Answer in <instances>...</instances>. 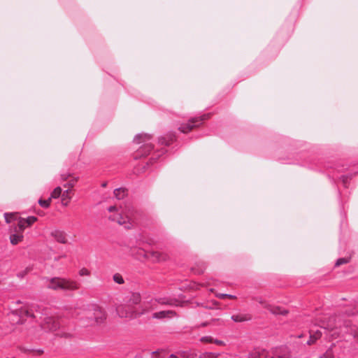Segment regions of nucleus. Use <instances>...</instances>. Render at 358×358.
Returning <instances> with one entry per match:
<instances>
[{
    "label": "nucleus",
    "mask_w": 358,
    "mask_h": 358,
    "mask_svg": "<svg viewBox=\"0 0 358 358\" xmlns=\"http://www.w3.org/2000/svg\"><path fill=\"white\" fill-rule=\"evenodd\" d=\"M86 315L87 316L93 315L94 317L93 320L86 324L90 326L102 324L106 320L107 316L106 311L102 308L96 305H92L89 307L88 309L86 310Z\"/></svg>",
    "instance_id": "obj_4"
},
{
    "label": "nucleus",
    "mask_w": 358,
    "mask_h": 358,
    "mask_svg": "<svg viewBox=\"0 0 358 358\" xmlns=\"http://www.w3.org/2000/svg\"><path fill=\"white\" fill-rule=\"evenodd\" d=\"M136 257L138 259L143 258L145 259H149V254L148 251H145L144 250L141 248H138L136 252Z\"/></svg>",
    "instance_id": "obj_25"
},
{
    "label": "nucleus",
    "mask_w": 358,
    "mask_h": 358,
    "mask_svg": "<svg viewBox=\"0 0 358 358\" xmlns=\"http://www.w3.org/2000/svg\"><path fill=\"white\" fill-rule=\"evenodd\" d=\"M47 287L53 290L74 291L80 288V284L71 279L55 277L48 279Z\"/></svg>",
    "instance_id": "obj_2"
},
{
    "label": "nucleus",
    "mask_w": 358,
    "mask_h": 358,
    "mask_svg": "<svg viewBox=\"0 0 358 358\" xmlns=\"http://www.w3.org/2000/svg\"><path fill=\"white\" fill-rule=\"evenodd\" d=\"M113 278V280L119 285H122L124 282V280L122 275H120V273L114 274Z\"/></svg>",
    "instance_id": "obj_30"
},
{
    "label": "nucleus",
    "mask_w": 358,
    "mask_h": 358,
    "mask_svg": "<svg viewBox=\"0 0 358 358\" xmlns=\"http://www.w3.org/2000/svg\"><path fill=\"white\" fill-rule=\"evenodd\" d=\"M116 207L113 206H110L108 210L109 212L112 213V212H114V211H116Z\"/></svg>",
    "instance_id": "obj_43"
},
{
    "label": "nucleus",
    "mask_w": 358,
    "mask_h": 358,
    "mask_svg": "<svg viewBox=\"0 0 358 358\" xmlns=\"http://www.w3.org/2000/svg\"><path fill=\"white\" fill-rule=\"evenodd\" d=\"M267 352L264 350H258L255 353V358H267Z\"/></svg>",
    "instance_id": "obj_31"
},
{
    "label": "nucleus",
    "mask_w": 358,
    "mask_h": 358,
    "mask_svg": "<svg viewBox=\"0 0 358 358\" xmlns=\"http://www.w3.org/2000/svg\"><path fill=\"white\" fill-rule=\"evenodd\" d=\"M69 177H71L70 173H63L61 175V178L62 180H66Z\"/></svg>",
    "instance_id": "obj_41"
},
{
    "label": "nucleus",
    "mask_w": 358,
    "mask_h": 358,
    "mask_svg": "<svg viewBox=\"0 0 358 358\" xmlns=\"http://www.w3.org/2000/svg\"><path fill=\"white\" fill-rule=\"evenodd\" d=\"M114 195L118 199H122L126 195V189L124 188H117L114 190Z\"/></svg>",
    "instance_id": "obj_24"
},
{
    "label": "nucleus",
    "mask_w": 358,
    "mask_h": 358,
    "mask_svg": "<svg viewBox=\"0 0 358 358\" xmlns=\"http://www.w3.org/2000/svg\"><path fill=\"white\" fill-rule=\"evenodd\" d=\"M271 358H291L290 353L287 350H276Z\"/></svg>",
    "instance_id": "obj_19"
},
{
    "label": "nucleus",
    "mask_w": 358,
    "mask_h": 358,
    "mask_svg": "<svg viewBox=\"0 0 358 358\" xmlns=\"http://www.w3.org/2000/svg\"><path fill=\"white\" fill-rule=\"evenodd\" d=\"M90 272L86 268H83L79 271V275L80 276L90 275Z\"/></svg>",
    "instance_id": "obj_37"
},
{
    "label": "nucleus",
    "mask_w": 358,
    "mask_h": 358,
    "mask_svg": "<svg viewBox=\"0 0 358 358\" xmlns=\"http://www.w3.org/2000/svg\"><path fill=\"white\" fill-rule=\"evenodd\" d=\"M112 221L117 222L120 225H124L126 229L132 227V222L128 215H123L122 213H115L109 217Z\"/></svg>",
    "instance_id": "obj_7"
},
{
    "label": "nucleus",
    "mask_w": 358,
    "mask_h": 358,
    "mask_svg": "<svg viewBox=\"0 0 358 358\" xmlns=\"http://www.w3.org/2000/svg\"><path fill=\"white\" fill-rule=\"evenodd\" d=\"M176 315V313L173 310H162L153 313L152 318L161 320L164 318H171Z\"/></svg>",
    "instance_id": "obj_11"
},
{
    "label": "nucleus",
    "mask_w": 358,
    "mask_h": 358,
    "mask_svg": "<svg viewBox=\"0 0 358 358\" xmlns=\"http://www.w3.org/2000/svg\"><path fill=\"white\" fill-rule=\"evenodd\" d=\"M41 327L46 331H55L59 327V324L55 317H47L44 318Z\"/></svg>",
    "instance_id": "obj_9"
},
{
    "label": "nucleus",
    "mask_w": 358,
    "mask_h": 358,
    "mask_svg": "<svg viewBox=\"0 0 358 358\" xmlns=\"http://www.w3.org/2000/svg\"><path fill=\"white\" fill-rule=\"evenodd\" d=\"M322 336V332L320 330H310V338L309 340L307 341L308 345H312L315 343V341L319 339Z\"/></svg>",
    "instance_id": "obj_17"
},
{
    "label": "nucleus",
    "mask_w": 358,
    "mask_h": 358,
    "mask_svg": "<svg viewBox=\"0 0 358 358\" xmlns=\"http://www.w3.org/2000/svg\"><path fill=\"white\" fill-rule=\"evenodd\" d=\"M51 236L60 243L65 244L67 243L66 235L65 232L60 230H54L51 232Z\"/></svg>",
    "instance_id": "obj_12"
},
{
    "label": "nucleus",
    "mask_w": 358,
    "mask_h": 358,
    "mask_svg": "<svg viewBox=\"0 0 358 358\" xmlns=\"http://www.w3.org/2000/svg\"><path fill=\"white\" fill-rule=\"evenodd\" d=\"M71 189H67L64 192H62V204L64 206H67L71 199V196H70V193Z\"/></svg>",
    "instance_id": "obj_20"
},
{
    "label": "nucleus",
    "mask_w": 358,
    "mask_h": 358,
    "mask_svg": "<svg viewBox=\"0 0 358 358\" xmlns=\"http://www.w3.org/2000/svg\"><path fill=\"white\" fill-rule=\"evenodd\" d=\"M138 156L141 157V156L137 153V155H136V157H138Z\"/></svg>",
    "instance_id": "obj_50"
},
{
    "label": "nucleus",
    "mask_w": 358,
    "mask_h": 358,
    "mask_svg": "<svg viewBox=\"0 0 358 358\" xmlns=\"http://www.w3.org/2000/svg\"><path fill=\"white\" fill-rule=\"evenodd\" d=\"M201 358H217L216 355L213 353H206L203 354Z\"/></svg>",
    "instance_id": "obj_40"
},
{
    "label": "nucleus",
    "mask_w": 358,
    "mask_h": 358,
    "mask_svg": "<svg viewBox=\"0 0 358 358\" xmlns=\"http://www.w3.org/2000/svg\"><path fill=\"white\" fill-rule=\"evenodd\" d=\"M23 222L27 224V226L30 227L32 225L34 222L37 221V217L35 216H29L27 218H22Z\"/></svg>",
    "instance_id": "obj_29"
},
{
    "label": "nucleus",
    "mask_w": 358,
    "mask_h": 358,
    "mask_svg": "<svg viewBox=\"0 0 358 358\" xmlns=\"http://www.w3.org/2000/svg\"><path fill=\"white\" fill-rule=\"evenodd\" d=\"M273 315H285L288 313V310L277 306L270 304L269 308L267 309Z\"/></svg>",
    "instance_id": "obj_16"
},
{
    "label": "nucleus",
    "mask_w": 358,
    "mask_h": 358,
    "mask_svg": "<svg viewBox=\"0 0 358 358\" xmlns=\"http://www.w3.org/2000/svg\"><path fill=\"white\" fill-rule=\"evenodd\" d=\"M175 138L174 134L169 133L159 138V143L162 145L169 146L175 141Z\"/></svg>",
    "instance_id": "obj_13"
},
{
    "label": "nucleus",
    "mask_w": 358,
    "mask_h": 358,
    "mask_svg": "<svg viewBox=\"0 0 358 358\" xmlns=\"http://www.w3.org/2000/svg\"><path fill=\"white\" fill-rule=\"evenodd\" d=\"M341 179H342L343 182L344 183H345L347 182V180H348V177L345 176H341Z\"/></svg>",
    "instance_id": "obj_44"
},
{
    "label": "nucleus",
    "mask_w": 358,
    "mask_h": 358,
    "mask_svg": "<svg viewBox=\"0 0 358 358\" xmlns=\"http://www.w3.org/2000/svg\"><path fill=\"white\" fill-rule=\"evenodd\" d=\"M200 341L201 342H204V343H213V339L211 336H203L200 339Z\"/></svg>",
    "instance_id": "obj_38"
},
{
    "label": "nucleus",
    "mask_w": 358,
    "mask_h": 358,
    "mask_svg": "<svg viewBox=\"0 0 358 358\" xmlns=\"http://www.w3.org/2000/svg\"><path fill=\"white\" fill-rule=\"evenodd\" d=\"M50 201H51V198L50 197L48 199H46V200L40 199L38 201V203L41 207L48 208L50 205Z\"/></svg>",
    "instance_id": "obj_32"
},
{
    "label": "nucleus",
    "mask_w": 358,
    "mask_h": 358,
    "mask_svg": "<svg viewBox=\"0 0 358 358\" xmlns=\"http://www.w3.org/2000/svg\"><path fill=\"white\" fill-rule=\"evenodd\" d=\"M210 324V322H203V323H202V324H201V327H206V326H207V325H208V324Z\"/></svg>",
    "instance_id": "obj_45"
},
{
    "label": "nucleus",
    "mask_w": 358,
    "mask_h": 358,
    "mask_svg": "<svg viewBox=\"0 0 358 358\" xmlns=\"http://www.w3.org/2000/svg\"><path fill=\"white\" fill-rule=\"evenodd\" d=\"M155 308V304L153 301L143 302L139 307L137 308L138 310V316H141L142 315L146 314Z\"/></svg>",
    "instance_id": "obj_10"
},
{
    "label": "nucleus",
    "mask_w": 358,
    "mask_h": 358,
    "mask_svg": "<svg viewBox=\"0 0 358 358\" xmlns=\"http://www.w3.org/2000/svg\"><path fill=\"white\" fill-rule=\"evenodd\" d=\"M349 262V258H340L336 262V266H339L343 264H347Z\"/></svg>",
    "instance_id": "obj_36"
},
{
    "label": "nucleus",
    "mask_w": 358,
    "mask_h": 358,
    "mask_svg": "<svg viewBox=\"0 0 358 358\" xmlns=\"http://www.w3.org/2000/svg\"><path fill=\"white\" fill-rule=\"evenodd\" d=\"M141 301V296L139 293L134 292L132 293L128 300V303L131 304V306L138 305L140 303Z\"/></svg>",
    "instance_id": "obj_21"
},
{
    "label": "nucleus",
    "mask_w": 358,
    "mask_h": 358,
    "mask_svg": "<svg viewBox=\"0 0 358 358\" xmlns=\"http://www.w3.org/2000/svg\"><path fill=\"white\" fill-rule=\"evenodd\" d=\"M215 343H217V344H221L222 343V341H215Z\"/></svg>",
    "instance_id": "obj_46"
},
{
    "label": "nucleus",
    "mask_w": 358,
    "mask_h": 358,
    "mask_svg": "<svg viewBox=\"0 0 358 358\" xmlns=\"http://www.w3.org/2000/svg\"><path fill=\"white\" fill-rule=\"evenodd\" d=\"M116 310L120 317L134 319L138 317L137 308L129 303L118 306Z\"/></svg>",
    "instance_id": "obj_6"
},
{
    "label": "nucleus",
    "mask_w": 358,
    "mask_h": 358,
    "mask_svg": "<svg viewBox=\"0 0 358 358\" xmlns=\"http://www.w3.org/2000/svg\"><path fill=\"white\" fill-rule=\"evenodd\" d=\"M320 358H334L333 351L331 350H327Z\"/></svg>",
    "instance_id": "obj_35"
},
{
    "label": "nucleus",
    "mask_w": 358,
    "mask_h": 358,
    "mask_svg": "<svg viewBox=\"0 0 358 358\" xmlns=\"http://www.w3.org/2000/svg\"><path fill=\"white\" fill-rule=\"evenodd\" d=\"M155 301L162 305L174 306L176 305V300L167 298H159L155 299Z\"/></svg>",
    "instance_id": "obj_23"
},
{
    "label": "nucleus",
    "mask_w": 358,
    "mask_h": 358,
    "mask_svg": "<svg viewBox=\"0 0 358 358\" xmlns=\"http://www.w3.org/2000/svg\"><path fill=\"white\" fill-rule=\"evenodd\" d=\"M11 234L10 236V243L13 245L18 244L22 242L24 238L23 233L19 231H13L12 228L10 229Z\"/></svg>",
    "instance_id": "obj_14"
},
{
    "label": "nucleus",
    "mask_w": 358,
    "mask_h": 358,
    "mask_svg": "<svg viewBox=\"0 0 358 358\" xmlns=\"http://www.w3.org/2000/svg\"><path fill=\"white\" fill-rule=\"evenodd\" d=\"M217 320H217V319H213L211 321H212V322H215V321H217Z\"/></svg>",
    "instance_id": "obj_49"
},
{
    "label": "nucleus",
    "mask_w": 358,
    "mask_h": 358,
    "mask_svg": "<svg viewBox=\"0 0 358 358\" xmlns=\"http://www.w3.org/2000/svg\"><path fill=\"white\" fill-rule=\"evenodd\" d=\"M106 185H107V183H106V182H103V183L101 185V186H102L103 187H106Z\"/></svg>",
    "instance_id": "obj_47"
},
{
    "label": "nucleus",
    "mask_w": 358,
    "mask_h": 358,
    "mask_svg": "<svg viewBox=\"0 0 358 358\" xmlns=\"http://www.w3.org/2000/svg\"><path fill=\"white\" fill-rule=\"evenodd\" d=\"M70 336V334H64V336H65V337H68V336Z\"/></svg>",
    "instance_id": "obj_48"
},
{
    "label": "nucleus",
    "mask_w": 358,
    "mask_h": 358,
    "mask_svg": "<svg viewBox=\"0 0 358 358\" xmlns=\"http://www.w3.org/2000/svg\"><path fill=\"white\" fill-rule=\"evenodd\" d=\"M27 224H25L23 220H22V217L18 218L17 224L16 226H12V230L13 231H19L23 233L24 230L26 227H27Z\"/></svg>",
    "instance_id": "obj_22"
},
{
    "label": "nucleus",
    "mask_w": 358,
    "mask_h": 358,
    "mask_svg": "<svg viewBox=\"0 0 358 358\" xmlns=\"http://www.w3.org/2000/svg\"><path fill=\"white\" fill-rule=\"evenodd\" d=\"M62 188L60 187H57L56 188L54 189V190L51 193V195H50L51 199L52 198L57 199L59 196H62Z\"/></svg>",
    "instance_id": "obj_28"
},
{
    "label": "nucleus",
    "mask_w": 358,
    "mask_h": 358,
    "mask_svg": "<svg viewBox=\"0 0 358 358\" xmlns=\"http://www.w3.org/2000/svg\"><path fill=\"white\" fill-rule=\"evenodd\" d=\"M210 117L209 114H204L199 117H195L189 119L187 123L182 124L178 129L183 134H187L190 132L193 129L199 127L201 122Z\"/></svg>",
    "instance_id": "obj_5"
},
{
    "label": "nucleus",
    "mask_w": 358,
    "mask_h": 358,
    "mask_svg": "<svg viewBox=\"0 0 358 358\" xmlns=\"http://www.w3.org/2000/svg\"><path fill=\"white\" fill-rule=\"evenodd\" d=\"M231 318L235 322H243L250 320L252 319V317L250 314L239 313L236 315H233Z\"/></svg>",
    "instance_id": "obj_15"
},
{
    "label": "nucleus",
    "mask_w": 358,
    "mask_h": 358,
    "mask_svg": "<svg viewBox=\"0 0 358 358\" xmlns=\"http://www.w3.org/2000/svg\"><path fill=\"white\" fill-rule=\"evenodd\" d=\"M152 136L149 134L142 133L135 136L134 143L141 145L138 149V154L140 156H147L152 150L154 146L150 143Z\"/></svg>",
    "instance_id": "obj_3"
},
{
    "label": "nucleus",
    "mask_w": 358,
    "mask_h": 358,
    "mask_svg": "<svg viewBox=\"0 0 358 358\" xmlns=\"http://www.w3.org/2000/svg\"><path fill=\"white\" fill-rule=\"evenodd\" d=\"M77 181L78 178H73V179L70 180L66 184L64 185V187L71 189L72 187H73Z\"/></svg>",
    "instance_id": "obj_33"
},
{
    "label": "nucleus",
    "mask_w": 358,
    "mask_h": 358,
    "mask_svg": "<svg viewBox=\"0 0 358 358\" xmlns=\"http://www.w3.org/2000/svg\"><path fill=\"white\" fill-rule=\"evenodd\" d=\"M5 220L7 223H10L13 220H17L18 221L17 215L16 213H5Z\"/></svg>",
    "instance_id": "obj_27"
},
{
    "label": "nucleus",
    "mask_w": 358,
    "mask_h": 358,
    "mask_svg": "<svg viewBox=\"0 0 358 358\" xmlns=\"http://www.w3.org/2000/svg\"><path fill=\"white\" fill-rule=\"evenodd\" d=\"M217 296L219 299H225V298H228V299H236V296L231 295V294H217Z\"/></svg>",
    "instance_id": "obj_34"
},
{
    "label": "nucleus",
    "mask_w": 358,
    "mask_h": 358,
    "mask_svg": "<svg viewBox=\"0 0 358 358\" xmlns=\"http://www.w3.org/2000/svg\"><path fill=\"white\" fill-rule=\"evenodd\" d=\"M28 273V269L26 268L25 270L24 271H22L20 272H19L17 274V276L19 278H24L27 274Z\"/></svg>",
    "instance_id": "obj_39"
},
{
    "label": "nucleus",
    "mask_w": 358,
    "mask_h": 358,
    "mask_svg": "<svg viewBox=\"0 0 358 358\" xmlns=\"http://www.w3.org/2000/svg\"><path fill=\"white\" fill-rule=\"evenodd\" d=\"M13 314H20V316H27V317H34V315L33 313H30V311L28 310V309H20L19 310H15V311H13L12 312Z\"/></svg>",
    "instance_id": "obj_26"
},
{
    "label": "nucleus",
    "mask_w": 358,
    "mask_h": 358,
    "mask_svg": "<svg viewBox=\"0 0 358 358\" xmlns=\"http://www.w3.org/2000/svg\"><path fill=\"white\" fill-rule=\"evenodd\" d=\"M6 358H15V357H6Z\"/></svg>",
    "instance_id": "obj_51"
},
{
    "label": "nucleus",
    "mask_w": 358,
    "mask_h": 358,
    "mask_svg": "<svg viewBox=\"0 0 358 358\" xmlns=\"http://www.w3.org/2000/svg\"><path fill=\"white\" fill-rule=\"evenodd\" d=\"M84 316L86 317V319H87V320H88V322H87V324L90 321L93 320V319H94L93 315H91V316H87V315H86V310H85V313H84Z\"/></svg>",
    "instance_id": "obj_42"
},
{
    "label": "nucleus",
    "mask_w": 358,
    "mask_h": 358,
    "mask_svg": "<svg viewBox=\"0 0 358 358\" xmlns=\"http://www.w3.org/2000/svg\"><path fill=\"white\" fill-rule=\"evenodd\" d=\"M149 259L153 263L164 262L169 259V255L168 253L161 251H148Z\"/></svg>",
    "instance_id": "obj_8"
},
{
    "label": "nucleus",
    "mask_w": 358,
    "mask_h": 358,
    "mask_svg": "<svg viewBox=\"0 0 358 358\" xmlns=\"http://www.w3.org/2000/svg\"><path fill=\"white\" fill-rule=\"evenodd\" d=\"M321 328L329 331L333 338H336L344 334H350L355 338H358V327L351 325L350 321L342 322L336 317H330L328 321L322 322Z\"/></svg>",
    "instance_id": "obj_1"
},
{
    "label": "nucleus",
    "mask_w": 358,
    "mask_h": 358,
    "mask_svg": "<svg viewBox=\"0 0 358 358\" xmlns=\"http://www.w3.org/2000/svg\"><path fill=\"white\" fill-rule=\"evenodd\" d=\"M252 300L257 302L260 304L264 308L268 309L269 308L270 303L267 301L265 296H255L252 297Z\"/></svg>",
    "instance_id": "obj_18"
}]
</instances>
